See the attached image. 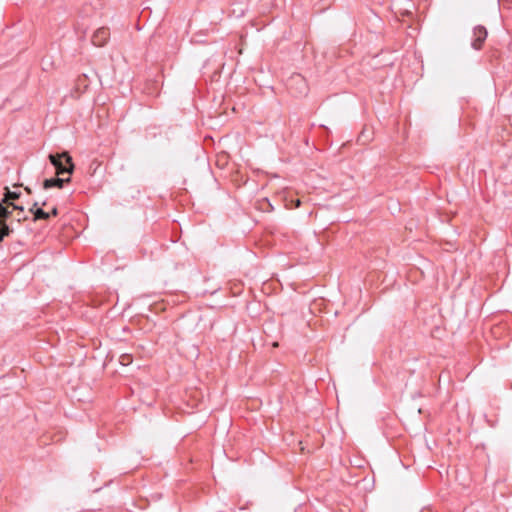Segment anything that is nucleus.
Returning a JSON list of instances; mask_svg holds the SVG:
<instances>
[{"mask_svg": "<svg viewBox=\"0 0 512 512\" xmlns=\"http://www.w3.org/2000/svg\"><path fill=\"white\" fill-rule=\"evenodd\" d=\"M49 158L56 169L58 175L68 173L71 174L74 168L71 157L67 153L58 155H49Z\"/></svg>", "mask_w": 512, "mask_h": 512, "instance_id": "1", "label": "nucleus"}, {"mask_svg": "<svg viewBox=\"0 0 512 512\" xmlns=\"http://www.w3.org/2000/svg\"><path fill=\"white\" fill-rule=\"evenodd\" d=\"M473 35H474V40L472 42V47L476 50L480 49L482 43L485 41V39L487 37L486 28L483 26L475 27L474 31H473Z\"/></svg>", "mask_w": 512, "mask_h": 512, "instance_id": "2", "label": "nucleus"}, {"mask_svg": "<svg viewBox=\"0 0 512 512\" xmlns=\"http://www.w3.org/2000/svg\"><path fill=\"white\" fill-rule=\"evenodd\" d=\"M109 36L110 33L107 28H99L92 36V43L97 47H101L107 42Z\"/></svg>", "mask_w": 512, "mask_h": 512, "instance_id": "3", "label": "nucleus"}, {"mask_svg": "<svg viewBox=\"0 0 512 512\" xmlns=\"http://www.w3.org/2000/svg\"><path fill=\"white\" fill-rule=\"evenodd\" d=\"M70 177L68 178H51L46 179L44 181V188H50V187H59L61 188L64 182H69Z\"/></svg>", "mask_w": 512, "mask_h": 512, "instance_id": "4", "label": "nucleus"}, {"mask_svg": "<svg viewBox=\"0 0 512 512\" xmlns=\"http://www.w3.org/2000/svg\"><path fill=\"white\" fill-rule=\"evenodd\" d=\"M38 203L34 202V222L40 219H47L50 213L45 212L42 208L37 207Z\"/></svg>", "mask_w": 512, "mask_h": 512, "instance_id": "5", "label": "nucleus"}, {"mask_svg": "<svg viewBox=\"0 0 512 512\" xmlns=\"http://www.w3.org/2000/svg\"><path fill=\"white\" fill-rule=\"evenodd\" d=\"M119 362L123 366H127L132 363V357L129 354H123L119 358Z\"/></svg>", "mask_w": 512, "mask_h": 512, "instance_id": "6", "label": "nucleus"}, {"mask_svg": "<svg viewBox=\"0 0 512 512\" xmlns=\"http://www.w3.org/2000/svg\"><path fill=\"white\" fill-rule=\"evenodd\" d=\"M51 214L56 216L57 215V208L56 207H53V209L51 210Z\"/></svg>", "mask_w": 512, "mask_h": 512, "instance_id": "7", "label": "nucleus"}, {"mask_svg": "<svg viewBox=\"0 0 512 512\" xmlns=\"http://www.w3.org/2000/svg\"><path fill=\"white\" fill-rule=\"evenodd\" d=\"M300 206V200H297L296 201V207H299Z\"/></svg>", "mask_w": 512, "mask_h": 512, "instance_id": "8", "label": "nucleus"}]
</instances>
